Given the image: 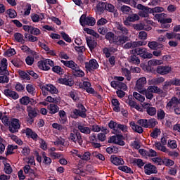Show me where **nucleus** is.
Here are the masks:
<instances>
[{
    "label": "nucleus",
    "instance_id": "obj_1",
    "mask_svg": "<svg viewBox=\"0 0 180 180\" xmlns=\"http://www.w3.org/2000/svg\"><path fill=\"white\" fill-rule=\"evenodd\" d=\"M105 39L108 40L110 44H115V46H123L124 43L129 41V37L124 35H116L110 31L105 34Z\"/></svg>",
    "mask_w": 180,
    "mask_h": 180
},
{
    "label": "nucleus",
    "instance_id": "obj_2",
    "mask_svg": "<svg viewBox=\"0 0 180 180\" xmlns=\"http://www.w3.org/2000/svg\"><path fill=\"white\" fill-rule=\"evenodd\" d=\"M0 84L9 82V71H8V59L3 58L0 62Z\"/></svg>",
    "mask_w": 180,
    "mask_h": 180
},
{
    "label": "nucleus",
    "instance_id": "obj_3",
    "mask_svg": "<svg viewBox=\"0 0 180 180\" xmlns=\"http://www.w3.org/2000/svg\"><path fill=\"white\" fill-rule=\"evenodd\" d=\"M77 109H74L70 115L72 119L77 120L79 116L82 119H85L86 117V108H85V106L82 103H79L77 105Z\"/></svg>",
    "mask_w": 180,
    "mask_h": 180
},
{
    "label": "nucleus",
    "instance_id": "obj_4",
    "mask_svg": "<svg viewBox=\"0 0 180 180\" xmlns=\"http://www.w3.org/2000/svg\"><path fill=\"white\" fill-rule=\"evenodd\" d=\"M70 141H72L75 143V144H79V146H82V143H84V140L82 139V136L81 133L77 129H73L70 134L69 137Z\"/></svg>",
    "mask_w": 180,
    "mask_h": 180
},
{
    "label": "nucleus",
    "instance_id": "obj_5",
    "mask_svg": "<svg viewBox=\"0 0 180 180\" xmlns=\"http://www.w3.org/2000/svg\"><path fill=\"white\" fill-rule=\"evenodd\" d=\"M79 22L82 26H95V24L96 23V21L94 17H86V15L85 14L81 15Z\"/></svg>",
    "mask_w": 180,
    "mask_h": 180
},
{
    "label": "nucleus",
    "instance_id": "obj_6",
    "mask_svg": "<svg viewBox=\"0 0 180 180\" xmlns=\"http://www.w3.org/2000/svg\"><path fill=\"white\" fill-rule=\"evenodd\" d=\"M8 130L11 133H18L19 129H20V124L19 123V120L13 118L10 121L8 124Z\"/></svg>",
    "mask_w": 180,
    "mask_h": 180
},
{
    "label": "nucleus",
    "instance_id": "obj_7",
    "mask_svg": "<svg viewBox=\"0 0 180 180\" xmlns=\"http://www.w3.org/2000/svg\"><path fill=\"white\" fill-rule=\"evenodd\" d=\"M137 56H140L142 58H153V53L147 52V49L139 47L134 50Z\"/></svg>",
    "mask_w": 180,
    "mask_h": 180
},
{
    "label": "nucleus",
    "instance_id": "obj_8",
    "mask_svg": "<svg viewBox=\"0 0 180 180\" xmlns=\"http://www.w3.org/2000/svg\"><path fill=\"white\" fill-rule=\"evenodd\" d=\"M58 84L66 85L67 86H72L74 85V79L72 76L65 75L64 78H59L58 79Z\"/></svg>",
    "mask_w": 180,
    "mask_h": 180
},
{
    "label": "nucleus",
    "instance_id": "obj_9",
    "mask_svg": "<svg viewBox=\"0 0 180 180\" xmlns=\"http://www.w3.org/2000/svg\"><path fill=\"white\" fill-rule=\"evenodd\" d=\"M146 91L152 93V94H158V95H162V96H167V91H163L162 89H160V87L153 85L149 86Z\"/></svg>",
    "mask_w": 180,
    "mask_h": 180
},
{
    "label": "nucleus",
    "instance_id": "obj_10",
    "mask_svg": "<svg viewBox=\"0 0 180 180\" xmlns=\"http://www.w3.org/2000/svg\"><path fill=\"white\" fill-rule=\"evenodd\" d=\"M85 68L88 70V71H92L93 70H98L99 68V63H98V60L96 59H91L89 63L86 62Z\"/></svg>",
    "mask_w": 180,
    "mask_h": 180
},
{
    "label": "nucleus",
    "instance_id": "obj_11",
    "mask_svg": "<svg viewBox=\"0 0 180 180\" xmlns=\"http://www.w3.org/2000/svg\"><path fill=\"white\" fill-rule=\"evenodd\" d=\"M137 20H140V16L136 13L129 14L126 20L124 21V25L125 26H130V22H137Z\"/></svg>",
    "mask_w": 180,
    "mask_h": 180
},
{
    "label": "nucleus",
    "instance_id": "obj_12",
    "mask_svg": "<svg viewBox=\"0 0 180 180\" xmlns=\"http://www.w3.org/2000/svg\"><path fill=\"white\" fill-rule=\"evenodd\" d=\"M144 172L146 175H151V174H157L158 170H157V167L151 163H148L144 165Z\"/></svg>",
    "mask_w": 180,
    "mask_h": 180
},
{
    "label": "nucleus",
    "instance_id": "obj_13",
    "mask_svg": "<svg viewBox=\"0 0 180 180\" xmlns=\"http://www.w3.org/2000/svg\"><path fill=\"white\" fill-rule=\"evenodd\" d=\"M155 18L157 19L160 23H172V18H167V14L162 13L160 14H155Z\"/></svg>",
    "mask_w": 180,
    "mask_h": 180
},
{
    "label": "nucleus",
    "instance_id": "obj_14",
    "mask_svg": "<svg viewBox=\"0 0 180 180\" xmlns=\"http://www.w3.org/2000/svg\"><path fill=\"white\" fill-rule=\"evenodd\" d=\"M147 84V79L146 77H141L136 81V88L139 92L144 91V86Z\"/></svg>",
    "mask_w": 180,
    "mask_h": 180
},
{
    "label": "nucleus",
    "instance_id": "obj_15",
    "mask_svg": "<svg viewBox=\"0 0 180 180\" xmlns=\"http://www.w3.org/2000/svg\"><path fill=\"white\" fill-rule=\"evenodd\" d=\"M41 91H47L50 94H58V89L54 85L49 84L46 85H41Z\"/></svg>",
    "mask_w": 180,
    "mask_h": 180
},
{
    "label": "nucleus",
    "instance_id": "obj_16",
    "mask_svg": "<svg viewBox=\"0 0 180 180\" xmlns=\"http://www.w3.org/2000/svg\"><path fill=\"white\" fill-rule=\"evenodd\" d=\"M79 88L84 89L87 94H95V89L91 87V82L84 81L82 84H79Z\"/></svg>",
    "mask_w": 180,
    "mask_h": 180
},
{
    "label": "nucleus",
    "instance_id": "obj_17",
    "mask_svg": "<svg viewBox=\"0 0 180 180\" xmlns=\"http://www.w3.org/2000/svg\"><path fill=\"white\" fill-rule=\"evenodd\" d=\"M4 94L7 98H11V99H13L14 101H16V99H19V94L10 89H4Z\"/></svg>",
    "mask_w": 180,
    "mask_h": 180
},
{
    "label": "nucleus",
    "instance_id": "obj_18",
    "mask_svg": "<svg viewBox=\"0 0 180 180\" xmlns=\"http://www.w3.org/2000/svg\"><path fill=\"white\" fill-rule=\"evenodd\" d=\"M172 71V68L169 66H158L156 69V72L160 74V75H167L169 74Z\"/></svg>",
    "mask_w": 180,
    "mask_h": 180
},
{
    "label": "nucleus",
    "instance_id": "obj_19",
    "mask_svg": "<svg viewBox=\"0 0 180 180\" xmlns=\"http://www.w3.org/2000/svg\"><path fill=\"white\" fill-rule=\"evenodd\" d=\"M25 133L28 139H32L34 141H37L38 139H40L39 137V135H37V133H36V131H32V129L30 128H27L25 129Z\"/></svg>",
    "mask_w": 180,
    "mask_h": 180
},
{
    "label": "nucleus",
    "instance_id": "obj_20",
    "mask_svg": "<svg viewBox=\"0 0 180 180\" xmlns=\"http://www.w3.org/2000/svg\"><path fill=\"white\" fill-rule=\"evenodd\" d=\"M116 27L117 30V34H121V36H127L129 34V30L126 27L123 26L120 22H117Z\"/></svg>",
    "mask_w": 180,
    "mask_h": 180
},
{
    "label": "nucleus",
    "instance_id": "obj_21",
    "mask_svg": "<svg viewBox=\"0 0 180 180\" xmlns=\"http://www.w3.org/2000/svg\"><path fill=\"white\" fill-rule=\"evenodd\" d=\"M86 41L90 51H92L95 50V49H96V46H98V42H96L95 39H92V37H86Z\"/></svg>",
    "mask_w": 180,
    "mask_h": 180
},
{
    "label": "nucleus",
    "instance_id": "obj_22",
    "mask_svg": "<svg viewBox=\"0 0 180 180\" xmlns=\"http://www.w3.org/2000/svg\"><path fill=\"white\" fill-rule=\"evenodd\" d=\"M27 112L28 117H37V115L39 114V109L32 105H28L27 106Z\"/></svg>",
    "mask_w": 180,
    "mask_h": 180
},
{
    "label": "nucleus",
    "instance_id": "obj_23",
    "mask_svg": "<svg viewBox=\"0 0 180 180\" xmlns=\"http://www.w3.org/2000/svg\"><path fill=\"white\" fill-rule=\"evenodd\" d=\"M60 63L67 67L68 68H70L72 71H73L77 67H78V64H77L74 60H60Z\"/></svg>",
    "mask_w": 180,
    "mask_h": 180
},
{
    "label": "nucleus",
    "instance_id": "obj_24",
    "mask_svg": "<svg viewBox=\"0 0 180 180\" xmlns=\"http://www.w3.org/2000/svg\"><path fill=\"white\" fill-rule=\"evenodd\" d=\"M92 131H96V132H99V131H102L103 133H105V134H108V133H110V130L109 129H108V127H101L98 124H94L92 125V128H91Z\"/></svg>",
    "mask_w": 180,
    "mask_h": 180
},
{
    "label": "nucleus",
    "instance_id": "obj_25",
    "mask_svg": "<svg viewBox=\"0 0 180 180\" xmlns=\"http://www.w3.org/2000/svg\"><path fill=\"white\" fill-rule=\"evenodd\" d=\"M110 161L112 164L117 166L123 165L124 164V160H123V158L117 157L116 155H111Z\"/></svg>",
    "mask_w": 180,
    "mask_h": 180
},
{
    "label": "nucleus",
    "instance_id": "obj_26",
    "mask_svg": "<svg viewBox=\"0 0 180 180\" xmlns=\"http://www.w3.org/2000/svg\"><path fill=\"white\" fill-rule=\"evenodd\" d=\"M72 74L74 77H77L79 78H82V77H85V72L81 70L79 65L77 66L72 70Z\"/></svg>",
    "mask_w": 180,
    "mask_h": 180
},
{
    "label": "nucleus",
    "instance_id": "obj_27",
    "mask_svg": "<svg viewBox=\"0 0 180 180\" xmlns=\"http://www.w3.org/2000/svg\"><path fill=\"white\" fill-rule=\"evenodd\" d=\"M144 108L146 109V112L149 116H155L157 115V108L150 107V103H146Z\"/></svg>",
    "mask_w": 180,
    "mask_h": 180
},
{
    "label": "nucleus",
    "instance_id": "obj_28",
    "mask_svg": "<svg viewBox=\"0 0 180 180\" xmlns=\"http://www.w3.org/2000/svg\"><path fill=\"white\" fill-rule=\"evenodd\" d=\"M59 115V120L61 124H66V123H68V119L67 118V112L64 110H60L58 112Z\"/></svg>",
    "mask_w": 180,
    "mask_h": 180
},
{
    "label": "nucleus",
    "instance_id": "obj_29",
    "mask_svg": "<svg viewBox=\"0 0 180 180\" xmlns=\"http://www.w3.org/2000/svg\"><path fill=\"white\" fill-rule=\"evenodd\" d=\"M48 110H49L50 115H56V113L60 112V107L56 104L52 103L48 105Z\"/></svg>",
    "mask_w": 180,
    "mask_h": 180
},
{
    "label": "nucleus",
    "instance_id": "obj_30",
    "mask_svg": "<svg viewBox=\"0 0 180 180\" xmlns=\"http://www.w3.org/2000/svg\"><path fill=\"white\" fill-rule=\"evenodd\" d=\"M148 46L149 49H150V50H157V49H162V47H164L162 44H160L155 41H149L148 43Z\"/></svg>",
    "mask_w": 180,
    "mask_h": 180
},
{
    "label": "nucleus",
    "instance_id": "obj_31",
    "mask_svg": "<svg viewBox=\"0 0 180 180\" xmlns=\"http://www.w3.org/2000/svg\"><path fill=\"white\" fill-rule=\"evenodd\" d=\"M150 13H152L151 8L147 6L145 9L139 11L138 15L139 16H141V18H148L150 16Z\"/></svg>",
    "mask_w": 180,
    "mask_h": 180
},
{
    "label": "nucleus",
    "instance_id": "obj_32",
    "mask_svg": "<svg viewBox=\"0 0 180 180\" xmlns=\"http://www.w3.org/2000/svg\"><path fill=\"white\" fill-rule=\"evenodd\" d=\"M37 67L39 70H42L43 71H49V70H50V66L47 65L46 60L38 61Z\"/></svg>",
    "mask_w": 180,
    "mask_h": 180
},
{
    "label": "nucleus",
    "instance_id": "obj_33",
    "mask_svg": "<svg viewBox=\"0 0 180 180\" xmlns=\"http://www.w3.org/2000/svg\"><path fill=\"white\" fill-rule=\"evenodd\" d=\"M77 129L79 130L80 133L84 134H91V128L88 127H84V125L79 124H77Z\"/></svg>",
    "mask_w": 180,
    "mask_h": 180
},
{
    "label": "nucleus",
    "instance_id": "obj_34",
    "mask_svg": "<svg viewBox=\"0 0 180 180\" xmlns=\"http://www.w3.org/2000/svg\"><path fill=\"white\" fill-rule=\"evenodd\" d=\"M111 105L114 106L113 108L114 112H119L120 111V103L119 102V100L116 98H112L111 100Z\"/></svg>",
    "mask_w": 180,
    "mask_h": 180
},
{
    "label": "nucleus",
    "instance_id": "obj_35",
    "mask_svg": "<svg viewBox=\"0 0 180 180\" xmlns=\"http://www.w3.org/2000/svg\"><path fill=\"white\" fill-rule=\"evenodd\" d=\"M117 122L110 120L108 123V127L113 131V134H117Z\"/></svg>",
    "mask_w": 180,
    "mask_h": 180
},
{
    "label": "nucleus",
    "instance_id": "obj_36",
    "mask_svg": "<svg viewBox=\"0 0 180 180\" xmlns=\"http://www.w3.org/2000/svg\"><path fill=\"white\" fill-rule=\"evenodd\" d=\"M77 157L84 161H89V160H91V153L85 152L84 153H79L77 155Z\"/></svg>",
    "mask_w": 180,
    "mask_h": 180
},
{
    "label": "nucleus",
    "instance_id": "obj_37",
    "mask_svg": "<svg viewBox=\"0 0 180 180\" xmlns=\"http://www.w3.org/2000/svg\"><path fill=\"white\" fill-rule=\"evenodd\" d=\"M32 101H33L32 98H30V97L25 96L20 99V103L21 105H24V106H27L29 103H31L32 105Z\"/></svg>",
    "mask_w": 180,
    "mask_h": 180
},
{
    "label": "nucleus",
    "instance_id": "obj_38",
    "mask_svg": "<svg viewBox=\"0 0 180 180\" xmlns=\"http://www.w3.org/2000/svg\"><path fill=\"white\" fill-rule=\"evenodd\" d=\"M24 36L25 39H26V41H31V43H34V41H37V40H39L37 37L33 36L32 34L25 33Z\"/></svg>",
    "mask_w": 180,
    "mask_h": 180
},
{
    "label": "nucleus",
    "instance_id": "obj_39",
    "mask_svg": "<svg viewBox=\"0 0 180 180\" xmlns=\"http://www.w3.org/2000/svg\"><path fill=\"white\" fill-rule=\"evenodd\" d=\"M96 10L98 12H100V13H103V12H105V11H106V3L100 1L96 5Z\"/></svg>",
    "mask_w": 180,
    "mask_h": 180
},
{
    "label": "nucleus",
    "instance_id": "obj_40",
    "mask_svg": "<svg viewBox=\"0 0 180 180\" xmlns=\"http://www.w3.org/2000/svg\"><path fill=\"white\" fill-rule=\"evenodd\" d=\"M52 127L53 129L58 130V131H65V130H67V127H65V125L58 123H53Z\"/></svg>",
    "mask_w": 180,
    "mask_h": 180
},
{
    "label": "nucleus",
    "instance_id": "obj_41",
    "mask_svg": "<svg viewBox=\"0 0 180 180\" xmlns=\"http://www.w3.org/2000/svg\"><path fill=\"white\" fill-rule=\"evenodd\" d=\"M4 172H5V174H6L7 175H11V174L13 172V169H12L11 164L8 162H4Z\"/></svg>",
    "mask_w": 180,
    "mask_h": 180
},
{
    "label": "nucleus",
    "instance_id": "obj_42",
    "mask_svg": "<svg viewBox=\"0 0 180 180\" xmlns=\"http://www.w3.org/2000/svg\"><path fill=\"white\" fill-rule=\"evenodd\" d=\"M173 105H179V101L178 98L175 96L172 97L171 100L167 103V108H169V109H171Z\"/></svg>",
    "mask_w": 180,
    "mask_h": 180
},
{
    "label": "nucleus",
    "instance_id": "obj_43",
    "mask_svg": "<svg viewBox=\"0 0 180 180\" xmlns=\"http://www.w3.org/2000/svg\"><path fill=\"white\" fill-rule=\"evenodd\" d=\"M155 147L159 151H162V153H167L168 151V149H167V147L164 146L161 142H155Z\"/></svg>",
    "mask_w": 180,
    "mask_h": 180
},
{
    "label": "nucleus",
    "instance_id": "obj_44",
    "mask_svg": "<svg viewBox=\"0 0 180 180\" xmlns=\"http://www.w3.org/2000/svg\"><path fill=\"white\" fill-rule=\"evenodd\" d=\"M14 38L18 43H21L22 44H24L25 41H26L25 39H23V34L19 32L14 34Z\"/></svg>",
    "mask_w": 180,
    "mask_h": 180
},
{
    "label": "nucleus",
    "instance_id": "obj_45",
    "mask_svg": "<svg viewBox=\"0 0 180 180\" xmlns=\"http://www.w3.org/2000/svg\"><path fill=\"white\" fill-rule=\"evenodd\" d=\"M165 81V79L162 77H160L158 78H153L150 80V83L152 85H158L160 84H162Z\"/></svg>",
    "mask_w": 180,
    "mask_h": 180
},
{
    "label": "nucleus",
    "instance_id": "obj_46",
    "mask_svg": "<svg viewBox=\"0 0 180 180\" xmlns=\"http://www.w3.org/2000/svg\"><path fill=\"white\" fill-rule=\"evenodd\" d=\"M158 124V122L155 118L148 120V129H154Z\"/></svg>",
    "mask_w": 180,
    "mask_h": 180
},
{
    "label": "nucleus",
    "instance_id": "obj_47",
    "mask_svg": "<svg viewBox=\"0 0 180 180\" xmlns=\"http://www.w3.org/2000/svg\"><path fill=\"white\" fill-rule=\"evenodd\" d=\"M118 169L122 171V172H125V174H134V172L131 170V168L127 166H120L118 167Z\"/></svg>",
    "mask_w": 180,
    "mask_h": 180
},
{
    "label": "nucleus",
    "instance_id": "obj_48",
    "mask_svg": "<svg viewBox=\"0 0 180 180\" xmlns=\"http://www.w3.org/2000/svg\"><path fill=\"white\" fill-rule=\"evenodd\" d=\"M162 60H155V59H153V60H150L148 62V65H149V67L151 66H155V65H161V64H162Z\"/></svg>",
    "mask_w": 180,
    "mask_h": 180
},
{
    "label": "nucleus",
    "instance_id": "obj_49",
    "mask_svg": "<svg viewBox=\"0 0 180 180\" xmlns=\"http://www.w3.org/2000/svg\"><path fill=\"white\" fill-rule=\"evenodd\" d=\"M137 123L141 127H144L145 129H148V120L140 119L137 121Z\"/></svg>",
    "mask_w": 180,
    "mask_h": 180
},
{
    "label": "nucleus",
    "instance_id": "obj_50",
    "mask_svg": "<svg viewBox=\"0 0 180 180\" xmlns=\"http://www.w3.org/2000/svg\"><path fill=\"white\" fill-rule=\"evenodd\" d=\"M133 96L136 101H139V102L143 103L144 101H146V97H144V96H142L136 91L133 93Z\"/></svg>",
    "mask_w": 180,
    "mask_h": 180
},
{
    "label": "nucleus",
    "instance_id": "obj_51",
    "mask_svg": "<svg viewBox=\"0 0 180 180\" xmlns=\"http://www.w3.org/2000/svg\"><path fill=\"white\" fill-rule=\"evenodd\" d=\"M120 11L124 15H129L130 11H131V8L129 6L123 5L120 7Z\"/></svg>",
    "mask_w": 180,
    "mask_h": 180
},
{
    "label": "nucleus",
    "instance_id": "obj_52",
    "mask_svg": "<svg viewBox=\"0 0 180 180\" xmlns=\"http://www.w3.org/2000/svg\"><path fill=\"white\" fill-rule=\"evenodd\" d=\"M132 164H134V165L136 164L139 168H141L142 167H144V162H143V160L141 159H137V158L133 159Z\"/></svg>",
    "mask_w": 180,
    "mask_h": 180
},
{
    "label": "nucleus",
    "instance_id": "obj_53",
    "mask_svg": "<svg viewBox=\"0 0 180 180\" xmlns=\"http://www.w3.org/2000/svg\"><path fill=\"white\" fill-rule=\"evenodd\" d=\"M13 150H18V146L8 145L7 148L6 155H11L13 154Z\"/></svg>",
    "mask_w": 180,
    "mask_h": 180
},
{
    "label": "nucleus",
    "instance_id": "obj_54",
    "mask_svg": "<svg viewBox=\"0 0 180 180\" xmlns=\"http://www.w3.org/2000/svg\"><path fill=\"white\" fill-rule=\"evenodd\" d=\"M19 75L20 78L22 79H26L27 81H30V76L29 75V73H27L26 72L23 70L19 71Z\"/></svg>",
    "mask_w": 180,
    "mask_h": 180
},
{
    "label": "nucleus",
    "instance_id": "obj_55",
    "mask_svg": "<svg viewBox=\"0 0 180 180\" xmlns=\"http://www.w3.org/2000/svg\"><path fill=\"white\" fill-rule=\"evenodd\" d=\"M120 130H122V131H123L124 133H126V131H127V126L122 124H117V134L120 133Z\"/></svg>",
    "mask_w": 180,
    "mask_h": 180
},
{
    "label": "nucleus",
    "instance_id": "obj_56",
    "mask_svg": "<svg viewBox=\"0 0 180 180\" xmlns=\"http://www.w3.org/2000/svg\"><path fill=\"white\" fill-rule=\"evenodd\" d=\"M162 164H164L165 167H172L175 162L171 159L165 158L162 160Z\"/></svg>",
    "mask_w": 180,
    "mask_h": 180
},
{
    "label": "nucleus",
    "instance_id": "obj_57",
    "mask_svg": "<svg viewBox=\"0 0 180 180\" xmlns=\"http://www.w3.org/2000/svg\"><path fill=\"white\" fill-rule=\"evenodd\" d=\"M12 64L14 67L19 68L21 67L22 64H23V61H22L20 58H15L11 60Z\"/></svg>",
    "mask_w": 180,
    "mask_h": 180
},
{
    "label": "nucleus",
    "instance_id": "obj_58",
    "mask_svg": "<svg viewBox=\"0 0 180 180\" xmlns=\"http://www.w3.org/2000/svg\"><path fill=\"white\" fill-rule=\"evenodd\" d=\"M52 71L53 72H56V74H59V75H61L64 72V69H63L61 67L58 65L53 66Z\"/></svg>",
    "mask_w": 180,
    "mask_h": 180
},
{
    "label": "nucleus",
    "instance_id": "obj_59",
    "mask_svg": "<svg viewBox=\"0 0 180 180\" xmlns=\"http://www.w3.org/2000/svg\"><path fill=\"white\" fill-rule=\"evenodd\" d=\"M117 140V144L118 146H124L125 143L123 141V135L122 134H117L115 136Z\"/></svg>",
    "mask_w": 180,
    "mask_h": 180
},
{
    "label": "nucleus",
    "instance_id": "obj_60",
    "mask_svg": "<svg viewBox=\"0 0 180 180\" xmlns=\"http://www.w3.org/2000/svg\"><path fill=\"white\" fill-rule=\"evenodd\" d=\"M157 117L158 120H163V119H165V111L162 109L158 110L157 112Z\"/></svg>",
    "mask_w": 180,
    "mask_h": 180
},
{
    "label": "nucleus",
    "instance_id": "obj_61",
    "mask_svg": "<svg viewBox=\"0 0 180 180\" xmlns=\"http://www.w3.org/2000/svg\"><path fill=\"white\" fill-rule=\"evenodd\" d=\"M131 44H132V49H136L139 46H146V44H147V42L144 41H139L131 42Z\"/></svg>",
    "mask_w": 180,
    "mask_h": 180
},
{
    "label": "nucleus",
    "instance_id": "obj_62",
    "mask_svg": "<svg viewBox=\"0 0 180 180\" xmlns=\"http://www.w3.org/2000/svg\"><path fill=\"white\" fill-rule=\"evenodd\" d=\"M15 89L17 92H23L25 91V85L22 84L20 82H17L15 86Z\"/></svg>",
    "mask_w": 180,
    "mask_h": 180
},
{
    "label": "nucleus",
    "instance_id": "obj_63",
    "mask_svg": "<svg viewBox=\"0 0 180 180\" xmlns=\"http://www.w3.org/2000/svg\"><path fill=\"white\" fill-rule=\"evenodd\" d=\"M30 33L33 36H39V34L41 33V31H40L39 28H36L35 27L32 26L31 27V31L30 32Z\"/></svg>",
    "mask_w": 180,
    "mask_h": 180
},
{
    "label": "nucleus",
    "instance_id": "obj_64",
    "mask_svg": "<svg viewBox=\"0 0 180 180\" xmlns=\"http://www.w3.org/2000/svg\"><path fill=\"white\" fill-rule=\"evenodd\" d=\"M159 134H161V129L155 128L153 131L150 134V136L153 137V139H157Z\"/></svg>",
    "mask_w": 180,
    "mask_h": 180
}]
</instances>
